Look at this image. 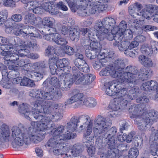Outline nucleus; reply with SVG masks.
<instances>
[{
    "label": "nucleus",
    "instance_id": "6e6552de",
    "mask_svg": "<svg viewBox=\"0 0 158 158\" xmlns=\"http://www.w3.org/2000/svg\"><path fill=\"white\" fill-rule=\"evenodd\" d=\"M30 95L35 98L50 100L54 98L58 99L62 97V94L61 92L58 91L57 88L48 86L44 91L36 90L31 92Z\"/></svg>",
    "mask_w": 158,
    "mask_h": 158
},
{
    "label": "nucleus",
    "instance_id": "a19ab883",
    "mask_svg": "<svg viewBox=\"0 0 158 158\" xmlns=\"http://www.w3.org/2000/svg\"><path fill=\"white\" fill-rule=\"evenodd\" d=\"M139 89L137 88L131 89L127 93V97L129 99L133 100L135 99L139 94Z\"/></svg>",
    "mask_w": 158,
    "mask_h": 158
},
{
    "label": "nucleus",
    "instance_id": "e2e57ef3",
    "mask_svg": "<svg viewBox=\"0 0 158 158\" xmlns=\"http://www.w3.org/2000/svg\"><path fill=\"white\" fill-rule=\"evenodd\" d=\"M148 84L149 85L151 90H157L158 88V84L157 82L154 81H148Z\"/></svg>",
    "mask_w": 158,
    "mask_h": 158
},
{
    "label": "nucleus",
    "instance_id": "680f3d73",
    "mask_svg": "<svg viewBox=\"0 0 158 158\" xmlns=\"http://www.w3.org/2000/svg\"><path fill=\"white\" fill-rule=\"evenodd\" d=\"M118 31V32L117 34H115L114 35V39L116 41L117 44L118 43L119 41L122 40L123 38V33L122 32H121Z\"/></svg>",
    "mask_w": 158,
    "mask_h": 158
},
{
    "label": "nucleus",
    "instance_id": "13d9d810",
    "mask_svg": "<svg viewBox=\"0 0 158 158\" xmlns=\"http://www.w3.org/2000/svg\"><path fill=\"white\" fill-rule=\"evenodd\" d=\"M123 35L127 40H130L133 37L132 31L127 29L123 32Z\"/></svg>",
    "mask_w": 158,
    "mask_h": 158
},
{
    "label": "nucleus",
    "instance_id": "8fccbe9b",
    "mask_svg": "<svg viewBox=\"0 0 158 158\" xmlns=\"http://www.w3.org/2000/svg\"><path fill=\"white\" fill-rule=\"evenodd\" d=\"M85 54L86 56L90 59L96 58L98 55L96 54V52L91 49H87L85 51Z\"/></svg>",
    "mask_w": 158,
    "mask_h": 158
},
{
    "label": "nucleus",
    "instance_id": "864d4df0",
    "mask_svg": "<svg viewBox=\"0 0 158 158\" xmlns=\"http://www.w3.org/2000/svg\"><path fill=\"white\" fill-rule=\"evenodd\" d=\"M138 151L136 148H131L129 151L128 156L129 158H136L138 155Z\"/></svg>",
    "mask_w": 158,
    "mask_h": 158
},
{
    "label": "nucleus",
    "instance_id": "774afa93",
    "mask_svg": "<svg viewBox=\"0 0 158 158\" xmlns=\"http://www.w3.org/2000/svg\"><path fill=\"white\" fill-rule=\"evenodd\" d=\"M57 34H49L44 35L43 36V38L47 40L50 41H53L55 42V35H56Z\"/></svg>",
    "mask_w": 158,
    "mask_h": 158
},
{
    "label": "nucleus",
    "instance_id": "79ce46f5",
    "mask_svg": "<svg viewBox=\"0 0 158 158\" xmlns=\"http://www.w3.org/2000/svg\"><path fill=\"white\" fill-rule=\"evenodd\" d=\"M55 23L54 19L51 17H47L44 18L42 20L43 24L48 27H52L53 24Z\"/></svg>",
    "mask_w": 158,
    "mask_h": 158
},
{
    "label": "nucleus",
    "instance_id": "052dcab7",
    "mask_svg": "<svg viewBox=\"0 0 158 158\" xmlns=\"http://www.w3.org/2000/svg\"><path fill=\"white\" fill-rule=\"evenodd\" d=\"M119 31H120L121 32L123 33L124 31L126 30L127 27V23L124 21H122L119 23L118 26Z\"/></svg>",
    "mask_w": 158,
    "mask_h": 158
},
{
    "label": "nucleus",
    "instance_id": "a211bd4d",
    "mask_svg": "<svg viewBox=\"0 0 158 158\" xmlns=\"http://www.w3.org/2000/svg\"><path fill=\"white\" fill-rule=\"evenodd\" d=\"M16 52V53H12L11 52H7V55H4L5 60L9 61L7 63V65L10 70H13L15 69L14 63H15L16 61L19 60V56L17 54Z\"/></svg>",
    "mask_w": 158,
    "mask_h": 158
},
{
    "label": "nucleus",
    "instance_id": "f03ea898",
    "mask_svg": "<svg viewBox=\"0 0 158 158\" xmlns=\"http://www.w3.org/2000/svg\"><path fill=\"white\" fill-rule=\"evenodd\" d=\"M111 124V121L109 118L98 116L94 123V136L96 138V143L102 146V144L110 145L113 147L117 140H115L117 133L116 127L108 129Z\"/></svg>",
    "mask_w": 158,
    "mask_h": 158
},
{
    "label": "nucleus",
    "instance_id": "09e8293b",
    "mask_svg": "<svg viewBox=\"0 0 158 158\" xmlns=\"http://www.w3.org/2000/svg\"><path fill=\"white\" fill-rule=\"evenodd\" d=\"M8 11L4 10L0 12V25L3 24L7 19Z\"/></svg>",
    "mask_w": 158,
    "mask_h": 158
},
{
    "label": "nucleus",
    "instance_id": "a878e982",
    "mask_svg": "<svg viewBox=\"0 0 158 158\" xmlns=\"http://www.w3.org/2000/svg\"><path fill=\"white\" fill-rule=\"evenodd\" d=\"M119 50L121 51H125L124 53L127 56H134L135 54L128 50V45L129 41H122L118 44H117Z\"/></svg>",
    "mask_w": 158,
    "mask_h": 158
},
{
    "label": "nucleus",
    "instance_id": "72a5a7b5",
    "mask_svg": "<svg viewBox=\"0 0 158 158\" xmlns=\"http://www.w3.org/2000/svg\"><path fill=\"white\" fill-rule=\"evenodd\" d=\"M139 62L145 67H151L153 64L152 60L143 55H140L138 57Z\"/></svg>",
    "mask_w": 158,
    "mask_h": 158
},
{
    "label": "nucleus",
    "instance_id": "c03bdc74",
    "mask_svg": "<svg viewBox=\"0 0 158 158\" xmlns=\"http://www.w3.org/2000/svg\"><path fill=\"white\" fill-rule=\"evenodd\" d=\"M55 42L59 45H65L68 43V42L66 39L61 37L60 35L57 34L56 35H55Z\"/></svg>",
    "mask_w": 158,
    "mask_h": 158
},
{
    "label": "nucleus",
    "instance_id": "9b49d317",
    "mask_svg": "<svg viewBox=\"0 0 158 158\" xmlns=\"http://www.w3.org/2000/svg\"><path fill=\"white\" fill-rule=\"evenodd\" d=\"M16 28L14 30V33L16 35H22L26 38L30 37L34 33L33 31H35V28L33 27L29 26H24L22 23H19L15 26Z\"/></svg>",
    "mask_w": 158,
    "mask_h": 158
},
{
    "label": "nucleus",
    "instance_id": "4be33fe9",
    "mask_svg": "<svg viewBox=\"0 0 158 158\" xmlns=\"http://www.w3.org/2000/svg\"><path fill=\"white\" fill-rule=\"evenodd\" d=\"M90 32H89L88 34V37L90 40L91 41V42H90V48L92 50L94 51V52H96V54L98 55H102L100 54V51L102 48L101 45L100 43L98 42L95 41L97 40L98 39L100 40L99 39H93L92 40L90 39L89 37V34H92V33L94 34H95V31H94V30L93 29H91L90 31Z\"/></svg>",
    "mask_w": 158,
    "mask_h": 158
},
{
    "label": "nucleus",
    "instance_id": "6ab92c4d",
    "mask_svg": "<svg viewBox=\"0 0 158 158\" xmlns=\"http://www.w3.org/2000/svg\"><path fill=\"white\" fill-rule=\"evenodd\" d=\"M72 74V78L73 81L71 84L69 85V89L74 82L76 84H84L85 75L75 67H73Z\"/></svg>",
    "mask_w": 158,
    "mask_h": 158
},
{
    "label": "nucleus",
    "instance_id": "9d476101",
    "mask_svg": "<svg viewBox=\"0 0 158 158\" xmlns=\"http://www.w3.org/2000/svg\"><path fill=\"white\" fill-rule=\"evenodd\" d=\"M115 23L113 18L109 17L103 19L102 21L97 20L95 23L94 31H99V36L101 39H103L109 30L111 29L115 26Z\"/></svg>",
    "mask_w": 158,
    "mask_h": 158
},
{
    "label": "nucleus",
    "instance_id": "473e14b6",
    "mask_svg": "<svg viewBox=\"0 0 158 158\" xmlns=\"http://www.w3.org/2000/svg\"><path fill=\"white\" fill-rule=\"evenodd\" d=\"M32 66L35 70L45 73V69L47 68L48 63L44 61L38 62L32 64Z\"/></svg>",
    "mask_w": 158,
    "mask_h": 158
},
{
    "label": "nucleus",
    "instance_id": "f704fd0d",
    "mask_svg": "<svg viewBox=\"0 0 158 158\" xmlns=\"http://www.w3.org/2000/svg\"><path fill=\"white\" fill-rule=\"evenodd\" d=\"M69 35L71 39L73 41L77 40L79 38L80 33L79 29L77 28H71V30L69 31Z\"/></svg>",
    "mask_w": 158,
    "mask_h": 158
},
{
    "label": "nucleus",
    "instance_id": "0eeeda50",
    "mask_svg": "<svg viewBox=\"0 0 158 158\" xmlns=\"http://www.w3.org/2000/svg\"><path fill=\"white\" fill-rule=\"evenodd\" d=\"M107 7L106 4L100 2H93V0H89L86 3L80 5L78 7L77 13L79 15L81 16L97 14L105 10Z\"/></svg>",
    "mask_w": 158,
    "mask_h": 158
},
{
    "label": "nucleus",
    "instance_id": "f8f14e48",
    "mask_svg": "<svg viewBox=\"0 0 158 158\" xmlns=\"http://www.w3.org/2000/svg\"><path fill=\"white\" fill-rule=\"evenodd\" d=\"M119 75L118 74L117 79L121 83H127L129 85L133 84L134 85L136 84L138 81V72H134L133 73H128L127 74L123 75L122 72L119 71Z\"/></svg>",
    "mask_w": 158,
    "mask_h": 158
},
{
    "label": "nucleus",
    "instance_id": "20e7f679",
    "mask_svg": "<svg viewBox=\"0 0 158 158\" xmlns=\"http://www.w3.org/2000/svg\"><path fill=\"white\" fill-rule=\"evenodd\" d=\"M64 130V128L62 126L57 128L52 134V137L47 141L46 146L52 148L55 155H62L64 156L63 158H69L68 153L65 152L66 147L65 146L64 141L73 139L77 135L75 133L62 134Z\"/></svg>",
    "mask_w": 158,
    "mask_h": 158
},
{
    "label": "nucleus",
    "instance_id": "f3484780",
    "mask_svg": "<svg viewBox=\"0 0 158 158\" xmlns=\"http://www.w3.org/2000/svg\"><path fill=\"white\" fill-rule=\"evenodd\" d=\"M35 101L33 102L31 104V107L32 108L33 110L31 111H29V109L30 107L29 105L27 103H23L21 104L18 110L19 112L23 116H24L28 120H30L33 116V113L35 114L39 113L35 110H33L32 106H33V104Z\"/></svg>",
    "mask_w": 158,
    "mask_h": 158
},
{
    "label": "nucleus",
    "instance_id": "4468645a",
    "mask_svg": "<svg viewBox=\"0 0 158 158\" xmlns=\"http://www.w3.org/2000/svg\"><path fill=\"white\" fill-rule=\"evenodd\" d=\"M32 44L30 41H21L19 44H15V49L21 56H27Z\"/></svg>",
    "mask_w": 158,
    "mask_h": 158
},
{
    "label": "nucleus",
    "instance_id": "c9c22d12",
    "mask_svg": "<svg viewBox=\"0 0 158 158\" xmlns=\"http://www.w3.org/2000/svg\"><path fill=\"white\" fill-rule=\"evenodd\" d=\"M28 23L37 25L40 24L42 23V19L40 17H36L34 16L33 14L28 16Z\"/></svg>",
    "mask_w": 158,
    "mask_h": 158
},
{
    "label": "nucleus",
    "instance_id": "aec40b11",
    "mask_svg": "<svg viewBox=\"0 0 158 158\" xmlns=\"http://www.w3.org/2000/svg\"><path fill=\"white\" fill-rule=\"evenodd\" d=\"M158 43L156 42H151L150 45L143 46L140 50L142 53L150 56L152 53L156 54L157 52Z\"/></svg>",
    "mask_w": 158,
    "mask_h": 158
},
{
    "label": "nucleus",
    "instance_id": "de8ad7c7",
    "mask_svg": "<svg viewBox=\"0 0 158 158\" xmlns=\"http://www.w3.org/2000/svg\"><path fill=\"white\" fill-rule=\"evenodd\" d=\"M17 64L20 67H23L24 66H32V64L30 63L29 60L28 59L21 58L17 62Z\"/></svg>",
    "mask_w": 158,
    "mask_h": 158
},
{
    "label": "nucleus",
    "instance_id": "423d86ee",
    "mask_svg": "<svg viewBox=\"0 0 158 158\" xmlns=\"http://www.w3.org/2000/svg\"><path fill=\"white\" fill-rule=\"evenodd\" d=\"M33 113L34 118L38 121H41V123H36V122H33L31 123V125L33 126L37 125L39 129L42 131L48 130L51 128H53L54 131L55 125L53 124L50 125L51 121L52 119H54L55 121L57 120L61 119L63 116V114L60 111L55 112L44 116L40 113Z\"/></svg>",
    "mask_w": 158,
    "mask_h": 158
},
{
    "label": "nucleus",
    "instance_id": "6e6d98bb",
    "mask_svg": "<svg viewBox=\"0 0 158 158\" xmlns=\"http://www.w3.org/2000/svg\"><path fill=\"white\" fill-rule=\"evenodd\" d=\"M48 11L52 15H56L58 13V11L56 8V6L54 4H51L50 6H49Z\"/></svg>",
    "mask_w": 158,
    "mask_h": 158
},
{
    "label": "nucleus",
    "instance_id": "393cba45",
    "mask_svg": "<svg viewBox=\"0 0 158 158\" xmlns=\"http://www.w3.org/2000/svg\"><path fill=\"white\" fill-rule=\"evenodd\" d=\"M73 12H75L81 4L86 3L85 0H64Z\"/></svg>",
    "mask_w": 158,
    "mask_h": 158
},
{
    "label": "nucleus",
    "instance_id": "2f4dec72",
    "mask_svg": "<svg viewBox=\"0 0 158 158\" xmlns=\"http://www.w3.org/2000/svg\"><path fill=\"white\" fill-rule=\"evenodd\" d=\"M125 66L124 62L123 60L118 59L116 60L113 64L111 65L113 67V69L114 71L118 72L121 71L122 72V70L123 69Z\"/></svg>",
    "mask_w": 158,
    "mask_h": 158
},
{
    "label": "nucleus",
    "instance_id": "dca6fc26",
    "mask_svg": "<svg viewBox=\"0 0 158 158\" xmlns=\"http://www.w3.org/2000/svg\"><path fill=\"white\" fill-rule=\"evenodd\" d=\"M48 86L52 88L54 86L57 88H60L63 91H67L69 90V85H67L65 81L63 78H60V76L58 79L56 77H52L50 79Z\"/></svg>",
    "mask_w": 158,
    "mask_h": 158
},
{
    "label": "nucleus",
    "instance_id": "3c124183",
    "mask_svg": "<svg viewBox=\"0 0 158 158\" xmlns=\"http://www.w3.org/2000/svg\"><path fill=\"white\" fill-rule=\"evenodd\" d=\"M84 84L88 85L91 83L95 79L94 77L91 74H86L84 76Z\"/></svg>",
    "mask_w": 158,
    "mask_h": 158
},
{
    "label": "nucleus",
    "instance_id": "a18cd8bd",
    "mask_svg": "<svg viewBox=\"0 0 158 158\" xmlns=\"http://www.w3.org/2000/svg\"><path fill=\"white\" fill-rule=\"evenodd\" d=\"M13 47L12 45L9 43L7 44H2L1 46V48L2 50L3 51V52H2V54L4 56L5 55H7V52H9V50L11 49H14V50L15 51V45L14 48Z\"/></svg>",
    "mask_w": 158,
    "mask_h": 158
},
{
    "label": "nucleus",
    "instance_id": "5701e85b",
    "mask_svg": "<svg viewBox=\"0 0 158 158\" xmlns=\"http://www.w3.org/2000/svg\"><path fill=\"white\" fill-rule=\"evenodd\" d=\"M78 123L80 122L81 124L80 126L77 131L80 132L86 128L87 126L90 124H93L90 117L88 115L84 114L80 115L78 118Z\"/></svg>",
    "mask_w": 158,
    "mask_h": 158
},
{
    "label": "nucleus",
    "instance_id": "4d7b16f0",
    "mask_svg": "<svg viewBox=\"0 0 158 158\" xmlns=\"http://www.w3.org/2000/svg\"><path fill=\"white\" fill-rule=\"evenodd\" d=\"M93 124H90L89 125L87 126L86 128L85 131V132L84 136L86 138H88V137L89 136L93 130Z\"/></svg>",
    "mask_w": 158,
    "mask_h": 158
},
{
    "label": "nucleus",
    "instance_id": "c85d7f7f",
    "mask_svg": "<svg viewBox=\"0 0 158 158\" xmlns=\"http://www.w3.org/2000/svg\"><path fill=\"white\" fill-rule=\"evenodd\" d=\"M83 147L79 144H75L72 147L71 153L72 156L74 157H77L82 154Z\"/></svg>",
    "mask_w": 158,
    "mask_h": 158
},
{
    "label": "nucleus",
    "instance_id": "7ed1b4c3",
    "mask_svg": "<svg viewBox=\"0 0 158 158\" xmlns=\"http://www.w3.org/2000/svg\"><path fill=\"white\" fill-rule=\"evenodd\" d=\"M129 111L132 114L131 118H135V123L137 125L138 129L142 131H145L158 118L157 111L152 110L147 113L146 110L139 105H131Z\"/></svg>",
    "mask_w": 158,
    "mask_h": 158
},
{
    "label": "nucleus",
    "instance_id": "7c9ffc66",
    "mask_svg": "<svg viewBox=\"0 0 158 158\" xmlns=\"http://www.w3.org/2000/svg\"><path fill=\"white\" fill-rule=\"evenodd\" d=\"M97 57L98 60L95 61L93 64V67L95 69H98L105 65L106 60L105 58V56L102 55H98Z\"/></svg>",
    "mask_w": 158,
    "mask_h": 158
},
{
    "label": "nucleus",
    "instance_id": "37998d69",
    "mask_svg": "<svg viewBox=\"0 0 158 158\" xmlns=\"http://www.w3.org/2000/svg\"><path fill=\"white\" fill-rule=\"evenodd\" d=\"M69 64V60L65 58L57 60L56 61V66L57 68H64L66 66L68 65Z\"/></svg>",
    "mask_w": 158,
    "mask_h": 158
},
{
    "label": "nucleus",
    "instance_id": "58836bf2",
    "mask_svg": "<svg viewBox=\"0 0 158 158\" xmlns=\"http://www.w3.org/2000/svg\"><path fill=\"white\" fill-rule=\"evenodd\" d=\"M23 3L25 4L24 6L27 8L26 9L30 10L35 8L40 4L36 1L27 2V0H24Z\"/></svg>",
    "mask_w": 158,
    "mask_h": 158
},
{
    "label": "nucleus",
    "instance_id": "5fc2aeb1",
    "mask_svg": "<svg viewBox=\"0 0 158 158\" xmlns=\"http://www.w3.org/2000/svg\"><path fill=\"white\" fill-rule=\"evenodd\" d=\"M136 102L138 103H146L149 102L148 98L145 95L140 97L136 99Z\"/></svg>",
    "mask_w": 158,
    "mask_h": 158
},
{
    "label": "nucleus",
    "instance_id": "cd10ccee",
    "mask_svg": "<svg viewBox=\"0 0 158 158\" xmlns=\"http://www.w3.org/2000/svg\"><path fill=\"white\" fill-rule=\"evenodd\" d=\"M80 71L85 73L90 71L89 68L85 61L78 60H75V65Z\"/></svg>",
    "mask_w": 158,
    "mask_h": 158
},
{
    "label": "nucleus",
    "instance_id": "c756f323",
    "mask_svg": "<svg viewBox=\"0 0 158 158\" xmlns=\"http://www.w3.org/2000/svg\"><path fill=\"white\" fill-rule=\"evenodd\" d=\"M152 71L149 69L142 68L139 72H138V76L140 79L144 81L150 78L152 76Z\"/></svg>",
    "mask_w": 158,
    "mask_h": 158
},
{
    "label": "nucleus",
    "instance_id": "1a4fd4ad",
    "mask_svg": "<svg viewBox=\"0 0 158 158\" xmlns=\"http://www.w3.org/2000/svg\"><path fill=\"white\" fill-rule=\"evenodd\" d=\"M36 101L33 103L32 107L35 110L38 112H43L45 114H49L57 111L60 109L59 105L56 103H52L51 102L46 101L44 99L35 98Z\"/></svg>",
    "mask_w": 158,
    "mask_h": 158
},
{
    "label": "nucleus",
    "instance_id": "49530a36",
    "mask_svg": "<svg viewBox=\"0 0 158 158\" xmlns=\"http://www.w3.org/2000/svg\"><path fill=\"white\" fill-rule=\"evenodd\" d=\"M142 8L143 6L141 4L138 2H135V3L133 7L131 6L129 7L128 11L129 13H130L132 14L135 10H137L138 12H139V11Z\"/></svg>",
    "mask_w": 158,
    "mask_h": 158
},
{
    "label": "nucleus",
    "instance_id": "338daca9",
    "mask_svg": "<svg viewBox=\"0 0 158 158\" xmlns=\"http://www.w3.org/2000/svg\"><path fill=\"white\" fill-rule=\"evenodd\" d=\"M128 25L130 27L133 28H135L137 29L139 27V24L136 21V20L131 19L128 22Z\"/></svg>",
    "mask_w": 158,
    "mask_h": 158
},
{
    "label": "nucleus",
    "instance_id": "bf43d9fd",
    "mask_svg": "<svg viewBox=\"0 0 158 158\" xmlns=\"http://www.w3.org/2000/svg\"><path fill=\"white\" fill-rule=\"evenodd\" d=\"M85 145L88 148L87 151L89 155L91 156L94 155L95 153V148L91 144H90L89 147H88V144H85Z\"/></svg>",
    "mask_w": 158,
    "mask_h": 158
},
{
    "label": "nucleus",
    "instance_id": "412c9836",
    "mask_svg": "<svg viewBox=\"0 0 158 158\" xmlns=\"http://www.w3.org/2000/svg\"><path fill=\"white\" fill-rule=\"evenodd\" d=\"M72 70L73 69H72L71 67L68 65L66 66L63 70L62 71L61 73H59L60 78L64 79L67 85H70L73 81L71 73L72 72Z\"/></svg>",
    "mask_w": 158,
    "mask_h": 158
},
{
    "label": "nucleus",
    "instance_id": "f257e3e1",
    "mask_svg": "<svg viewBox=\"0 0 158 158\" xmlns=\"http://www.w3.org/2000/svg\"><path fill=\"white\" fill-rule=\"evenodd\" d=\"M35 122L41 123V121H32L31 123L32 127H29L28 129L22 126L20 128L17 126H13L11 128V134L10 139H12V145L14 148L18 146H22L24 144H27L31 142L37 143L42 141L44 138L45 131H42L39 129L37 125L32 126L31 123Z\"/></svg>",
    "mask_w": 158,
    "mask_h": 158
},
{
    "label": "nucleus",
    "instance_id": "39448f33",
    "mask_svg": "<svg viewBox=\"0 0 158 158\" xmlns=\"http://www.w3.org/2000/svg\"><path fill=\"white\" fill-rule=\"evenodd\" d=\"M124 84L119 82L116 85L112 81L105 84L106 94L109 96L116 95L118 97L114 99L112 106V110L117 111L121 109H125L128 104L127 100L124 98L127 94V90L124 88Z\"/></svg>",
    "mask_w": 158,
    "mask_h": 158
},
{
    "label": "nucleus",
    "instance_id": "0e129e2a",
    "mask_svg": "<svg viewBox=\"0 0 158 158\" xmlns=\"http://www.w3.org/2000/svg\"><path fill=\"white\" fill-rule=\"evenodd\" d=\"M3 4L5 6L14 7L15 6V3L13 0H4Z\"/></svg>",
    "mask_w": 158,
    "mask_h": 158
},
{
    "label": "nucleus",
    "instance_id": "ea45409f",
    "mask_svg": "<svg viewBox=\"0 0 158 158\" xmlns=\"http://www.w3.org/2000/svg\"><path fill=\"white\" fill-rule=\"evenodd\" d=\"M117 142H115V145L113 147L110 146V145H107L108 147L110 149L108 151L107 153L109 158H112L116 156V155L118 152V149L115 148V147L117 146Z\"/></svg>",
    "mask_w": 158,
    "mask_h": 158
},
{
    "label": "nucleus",
    "instance_id": "bb28decb",
    "mask_svg": "<svg viewBox=\"0 0 158 158\" xmlns=\"http://www.w3.org/2000/svg\"><path fill=\"white\" fill-rule=\"evenodd\" d=\"M109 30L105 34V37L103 39H101L100 38V36H99V31H96V32H95V34L94 35L93 33L92 34H90L89 35V37L90 38V39H91L92 40L93 39H100V40H104L105 38H106L107 39L110 41H111L114 40V35Z\"/></svg>",
    "mask_w": 158,
    "mask_h": 158
},
{
    "label": "nucleus",
    "instance_id": "603ef678",
    "mask_svg": "<svg viewBox=\"0 0 158 158\" xmlns=\"http://www.w3.org/2000/svg\"><path fill=\"white\" fill-rule=\"evenodd\" d=\"M150 12L148 10V9H144L141 11H140L139 16H142L146 19L149 20L152 18V15L150 13Z\"/></svg>",
    "mask_w": 158,
    "mask_h": 158
},
{
    "label": "nucleus",
    "instance_id": "69168bd1",
    "mask_svg": "<svg viewBox=\"0 0 158 158\" xmlns=\"http://www.w3.org/2000/svg\"><path fill=\"white\" fill-rule=\"evenodd\" d=\"M148 10L150 13L158 12V6L154 5H151L147 8Z\"/></svg>",
    "mask_w": 158,
    "mask_h": 158
},
{
    "label": "nucleus",
    "instance_id": "4c0bfd02",
    "mask_svg": "<svg viewBox=\"0 0 158 158\" xmlns=\"http://www.w3.org/2000/svg\"><path fill=\"white\" fill-rule=\"evenodd\" d=\"M83 105L90 108H93L95 107L97 104L96 100L93 98H84L83 101Z\"/></svg>",
    "mask_w": 158,
    "mask_h": 158
},
{
    "label": "nucleus",
    "instance_id": "e433bc0d",
    "mask_svg": "<svg viewBox=\"0 0 158 158\" xmlns=\"http://www.w3.org/2000/svg\"><path fill=\"white\" fill-rule=\"evenodd\" d=\"M46 54L49 58H54L55 59H58V56L57 53H56L54 49L52 46H49L46 50Z\"/></svg>",
    "mask_w": 158,
    "mask_h": 158
},
{
    "label": "nucleus",
    "instance_id": "ddd939ff",
    "mask_svg": "<svg viewBox=\"0 0 158 158\" xmlns=\"http://www.w3.org/2000/svg\"><path fill=\"white\" fill-rule=\"evenodd\" d=\"M72 93L73 95L67 100L65 105L71 104L76 102L75 105L76 107L83 105L84 99L83 94L79 93L77 89L73 90Z\"/></svg>",
    "mask_w": 158,
    "mask_h": 158
},
{
    "label": "nucleus",
    "instance_id": "2eb2a0df",
    "mask_svg": "<svg viewBox=\"0 0 158 158\" xmlns=\"http://www.w3.org/2000/svg\"><path fill=\"white\" fill-rule=\"evenodd\" d=\"M78 123V118L77 117L73 116L71 118L70 121L67 123L66 126H64L61 125L58 127L55 128L54 131H53L52 134L55 132L57 128L61 126H62L64 127V130L62 132V134H71L73 133H75L76 135V133L72 132H74L76 130Z\"/></svg>",
    "mask_w": 158,
    "mask_h": 158
},
{
    "label": "nucleus",
    "instance_id": "b1692460",
    "mask_svg": "<svg viewBox=\"0 0 158 158\" xmlns=\"http://www.w3.org/2000/svg\"><path fill=\"white\" fill-rule=\"evenodd\" d=\"M113 67L111 66H108L102 69L100 72L101 76H110L112 77L117 78L118 74L119 75V72L114 71L113 69Z\"/></svg>",
    "mask_w": 158,
    "mask_h": 158
}]
</instances>
